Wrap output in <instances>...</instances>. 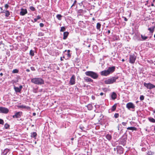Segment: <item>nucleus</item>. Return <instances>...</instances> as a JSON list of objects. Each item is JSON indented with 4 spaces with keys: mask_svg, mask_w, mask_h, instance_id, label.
I'll return each mask as SVG.
<instances>
[{
    "mask_svg": "<svg viewBox=\"0 0 155 155\" xmlns=\"http://www.w3.org/2000/svg\"><path fill=\"white\" fill-rule=\"evenodd\" d=\"M115 67L114 66L109 67L107 70L102 71L101 73V75L107 76L113 72L115 71Z\"/></svg>",
    "mask_w": 155,
    "mask_h": 155,
    "instance_id": "f257e3e1",
    "label": "nucleus"
},
{
    "mask_svg": "<svg viewBox=\"0 0 155 155\" xmlns=\"http://www.w3.org/2000/svg\"><path fill=\"white\" fill-rule=\"evenodd\" d=\"M31 82L35 84L41 85L44 84V81L41 78H35L31 79Z\"/></svg>",
    "mask_w": 155,
    "mask_h": 155,
    "instance_id": "f03ea898",
    "label": "nucleus"
},
{
    "mask_svg": "<svg viewBox=\"0 0 155 155\" xmlns=\"http://www.w3.org/2000/svg\"><path fill=\"white\" fill-rule=\"evenodd\" d=\"M85 74L86 75L90 76L94 79H97L98 77V75L97 73L92 71H86Z\"/></svg>",
    "mask_w": 155,
    "mask_h": 155,
    "instance_id": "7ed1b4c3",
    "label": "nucleus"
},
{
    "mask_svg": "<svg viewBox=\"0 0 155 155\" xmlns=\"http://www.w3.org/2000/svg\"><path fill=\"white\" fill-rule=\"evenodd\" d=\"M118 78V77H112L111 78H109L105 81L104 82L106 84H110L113 83L115 82L117 79Z\"/></svg>",
    "mask_w": 155,
    "mask_h": 155,
    "instance_id": "20e7f679",
    "label": "nucleus"
},
{
    "mask_svg": "<svg viewBox=\"0 0 155 155\" xmlns=\"http://www.w3.org/2000/svg\"><path fill=\"white\" fill-rule=\"evenodd\" d=\"M136 59V56L134 54L130 55L129 62L131 64H134Z\"/></svg>",
    "mask_w": 155,
    "mask_h": 155,
    "instance_id": "39448f33",
    "label": "nucleus"
},
{
    "mask_svg": "<svg viewBox=\"0 0 155 155\" xmlns=\"http://www.w3.org/2000/svg\"><path fill=\"white\" fill-rule=\"evenodd\" d=\"M144 86L146 87L147 89H151L154 88H155V85L150 83H146L144 82L143 84Z\"/></svg>",
    "mask_w": 155,
    "mask_h": 155,
    "instance_id": "423d86ee",
    "label": "nucleus"
},
{
    "mask_svg": "<svg viewBox=\"0 0 155 155\" xmlns=\"http://www.w3.org/2000/svg\"><path fill=\"white\" fill-rule=\"evenodd\" d=\"M75 76L74 75H72L70 78L69 84L70 85H73L75 83Z\"/></svg>",
    "mask_w": 155,
    "mask_h": 155,
    "instance_id": "0eeeda50",
    "label": "nucleus"
},
{
    "mask_svg": "<svg viewBox=\"0 0 155 155\" xmlns=\"http://www.w3.org/2000/svg\"><path fill=\"white\" fill-rule=\"evenodd\" d=\"M9 112V110L7 108L0 107V113L7 114Z\"/></svg>",
    "mask_w": 155,
    "mask_h": 155,
    "instance_id": "6e6552de",
    "label": "nucleus"
},
{
    "mask_svg": "<svg viewBox=\"0 0 155 155\" xmlns=\"http://www.w3.org/2000/svg\"><path fill=\"white\" fill-rule=\"evenodd\" d=\"M22 113L21 112H18L16 113L15 114L12 116L14 118H20L22 115Z\"/></svg>",
    "mask_w": 155,
    "mask_h": 155,
    "instance_id": "1a4fd4ad",
    "label": "nucleus"
},
{
    "mask_svg": "<svg viewBox=\"0 0 155 155\" xmlns=\"http://www.w3.org/2000/svg\"><path fill=\"white\" fill-rule=\"evenodd\" d=\"M126 107L128 109L130 108L134 109L135 106L132 103L129 102L127 104Z\"/></svg>",
    "mask_w": 155,
    "mask_h": 155,
    "instance_id": "9d476101",
    "label": "nucleus"
},
{
    "mask_svg": "<svg viewBox=\"0 0 155 155\" xmlns=\"http://www.w3.org/2000/svg\"><path fill=\"white\" fill-rule=\"evenodd\" d=\"M27 13V11L26 9H24L21 8V11L20 13V15H21L23 16L25 15Z\"/></svg>",
    "mask_w": 155,
    "mask_h": 155,
    "instance_id": "9b49d317",
    "label": "nucleus"
},
{
    "mask_svg": "<svg viewBox=\"0 0 155 155\" xmlns=\"http://www.w3.org/2000/svg\"><path fill=\"white\" fill-rule=\"evenodd\" d=\"M22 88V86L21 85H20V86L19 87H14V89L16 92L20 93Z\"/></svg>",
    "mask_w": 155,
    "mask_h": 155,
    "instance_id": "f8f14e48",
    "label": "nucleus"
},
{
    "mask_svg": "<svg viewBox=\"0 0 155 155\" xmlns=\"http://www.w3.org/2000/svg\"><path fill=\"white\" fill-rule=\"evenodd\" d=\"M18 107L19 108L26 109L27 110L30 109V107H29L24 105H19L18 106Z\"/></svg>",
    "mask_w": 155,
    "mask_h": 155,
    "instance_id": "ddd939ff",
    "label": "nucleus"
},
{
    "mask_svg": "<svg viewBox=\"0 0 155 155\" xmlns=\"http://www.w3.org/2000/svg\"><path fill=\"white\" fill-rule=\"evenodd\" d=\"M117 151L120 154L122 153H123V149L121 147H119L117 148Z\"/></svg>",
    "mask_w": 155,
    "mask_h": 155,
    "instance_id": "4468645a",
    "label": "nucleus"
},
{
    "mask_svg": "<svg viewBox=\"0 0 155 155\" xmlns=\"http://www.w3.org/2000/svg\"><path fill=\"white\" fill-rule=\"evenodd\" d=\"M9 151V150L8 149H5L2 152V155H6L8 152Z\"/></svg>",
    "mask_w": 155,
    "mask_h": 155,
    "instance_id": "2eb2a0df",
    "label": "nucleus"
},
{
    "mask_svg": "<svg viewBox=\"0 0 155 155\" xmlns=\"http://www.w3.org/2000/svg\"><path fill=\"white\" fill-rule=\"evenodd\" d=\"M69 33L68 32H65L64 33L63 39L65 40L67 38Z\"/></svg>",
    "mask_w": 155,
    "mask_h": 155,
    "instance_id": "dca6fc26",
    "label": "nucleus"
},
{
    "mask_svg": "<svg viewBox=\"0 0 155 155\" xmlns=\"http://www.w3.org/2000/svg\"><path fill=\"white\" fill-rule=\"evenodd\" d=\"M111 97L113 100L115 99L117 97V94L114 92H113L111 94Z\"/></svg>",
    "mask_w": 155,
    "mask_h": 155,
    "instance_id": "f3484780",
    "label": "nucleus"
},
{
    "mask_svg": "<svg viewBox=\"0 0 155 155\" xmlns=\"http://www.w3.org/2000/svg\"><path fill=\"white\" fill-rule=\"evenodd\" d=\"M84 79L87 82H93V80L90 78L88 77H85Z\"/></svg>",
    "mask_w": 155,
    "mask_h": 155,
    "instance_id": "a211bd4d",
    "label": "nucleus"
},
{
    "mask_svg": "<svg viewBox=\"0 0 155 155\" xmlns=\"http://www.w3.org/2000/svg\"><path fill=\"white\" fill-rule=\"evenodd\" d=\"M70 50H68L67 51L66 50H65L64 51V52H66V55H67V57L68 58H70L71 57V55L70 54Z\"/></svg>",
    "mask_w": 155,
    "mask_h": 155,
    "instance_id": "6ab92c4d",
    "label": "nucleus"
},
{
    "mask_svg": "<svg viewBox=\"0 0 155 155\" xmlns=\"http://www.w3.org/2000/svg\"><path fill=\"white\" fill-rule=\"evenodd\" d=\"M37 135V133L35 132H33L31 133V137H33L36 139Z\"/></svg>",
    "mask_w": 155,
    "mask_h": 155,
    "instance_id": "aec40b11",
    "label": "nucleus"
},
{
    "mask_svg": "<svg viewBox=\"0 0 155 155\" xmlns=\"http://www.w3.org/2000/svg\"><path fill=\"white\" fill-rule=\"evenodd\" d=\"M127 130H136L137 129L134 127H130L127 128Z\"/></svg>",
    "mask_w": 155,
    "mask_h": 155,
    "instance_id": "412c9836",
    "label": "nucleus"
},
{
    "mask_svg": "<svg viewBox=\"0 0 155 155\" xmlns=\"http://www.w3.org/2000/svg\"><path fill=\"white\" fill-rule=\"evenodd\" d=\"M86 106L87 107L88 109L89 110H91L93 108V106L91 104H89Z\"/></svg>",
    "mask_w": 155,
    "mask_h": 155,
    "instance_id": "4be33fe9",
    "label": "nucleus"
},
{
    "mask_svg": "<svg viewBox=\"0 0 155 155\" xmlns=\"http://www.w3.org/2000/svg\"><path fill=\"white\" fill-rule=\"evenodd\" d=\"M41 18V17L39 15H38L37 16V17L36 18H35L34 19V21L32 20L31 21L33 22H36L39 19Z\"/></svg>",
    "mask_w": 155,
    "mask_h": 155,
    "instance_id": "5701e85b",
    "label": "nucleus"
},
{
    "mask_svg": "<svg viewBox=\"0 0 155 155\" xmlns=\"http://www.w3.org/2000/svg\"><path fill=\"white\" fill-rule=\"evenodd\" d=\"M148 119L149 121L152 123H155V119L151 117H149L148 118Z\"/></svg>",
    "mask_w": 155,
    "mask_h": 155,
    "instance_id": "b1692460",
    "label": "nucleus"
},
{
    "mask_svg": "<svg viewBox=\"0 0 155 155\" xmlns=\"http://www.w3.org/2000/svg\"><path fill=\"white\" fill-rule=\"evenodd\" d=\"M141 37L142 40H145L147 39H148V37L146 36H145L143 35H141Z\"/></svg>",
    "mask_w": 155,
    "mask_h": 155,
    "instance_id": "393cba45",
    "label": "nucleus"
},
{
    "mask_svg": "<svg viewBox=\"0 0 155 155\" xmlns=\"http://www.w3.org/2000/svg\"><path fill=\"white\" fill-rule=\"evenodd\" d=\"M106 138L108 140H110L111 139L112 137L111 136L110 134H107L106 135Z\"/></svg>",
    "mask_w": 155,
    "mask_h": 155,
    "instance_id": "a878e982",
    "label": "nucleus"
},
{
    "mask_svg": "<svg viewBox=\"0 0 155 155\" xmlns=\"http://www.w3.org/2000/svg\"><path fill=\"white\" fill-rule=\"evenodd\" d=\"M154 27H152L151 28H149L148 30L150 31L151 33H153L154 31Z\"/></svg>",
    "mask_w": 155,
    "mask_h": 155,
    "instance_id": "bb28decb",
    "label": "nucleus"
},
{
    "mask_svg": "<svg viewBox=\"0 0 155 155\" xmlns=\"http://www.w3.org/2000/svg\"><path fill=\"white\" fill-rule=\"evenodd\" d=\"M117 107V104H115L112 107L111 110L112 111H114L116 109Z\"/></svg>",
    "mask_w": 155,
    "mask_h": 155,
    "instance_id": "cd10ccee",
    "label": "nucleus"
},
{
    "mask_svg": "<svg viewBox=\"0 0 155 155\" xmlns=\"http://www.w3.org/2000/svg\"><path fill=\"white\" fill-rule=\"evenodd\" d=\"M101 25L99 23H97V24L96 27L97 29L100 30Z\"/></svg>",
    "mask_w": 155,
    "mask_h": 155,
    "instance_id": "c85d7f7f",
    "label": "nucleus"
},
{
    "mask_svg": "<svg viewBox=\"0 0 155 155\" xmlns=\"http://www.w3.org/2000/svg\"><path fill=\"white\" fill-rule=\"evenodd\" d=\"M62 16L60 14H58L56 15L57 18L59 20H61Z\"/></svg>",
    "mask_w": 155,
    "mask_h": 155,
    "instance_id": "c756f323",
    "label": "nucleus"
},
{
    "mask_svg": "<svg viewBox=\"0 0 155 155\" xmlns=\"http://www.w3.org/2000/svg\"><path fill=\"white\" fill-rule=\"evenodd\" d=\"M5 13V16L6 17H9V15H10V12L8 10L6 11V12Z\"/></svg>",
    "mask_w": 155,
    "mask_h": 155,
    "instance_id": "7c9ffc66",
    "label": "nucleus"
},
{
    "mask_svg": "<svg viewBox=\"0 0 155 155\" xmlns=\"http://www.w3.org/2000/svg\"><path fill=\"white\" fill-rule=\"evenodd\" d=\"M30 54L31 56H33L34 55V51L32 50H31L30 51Z\"/></svg>",
    "mask_w": 155,
    "mask_h": 155,
    "instance_id": "2f4dec72",
    "label": "nucleus"
},
{
    "mask_svg": "<svg viewBox=\"0 0 155 155\" xmlns=\"http://www.w3.org/2000/svg\"><path fill=\"white\" fill-rule=\"evenodd\" d=\"M18 72V70L17 69L13 70L12 71L13 73H17Z\"/></svg>",
    "mask_w": 155,
    "mask_h": 155,
    "instance_id": "473e14b6",
    "label": "nucleus"
},
{
    "mask_svg": "<svg viewBox=\"0 0 155 155\" xmlns=\"http://www.w3.org/2000/svg\"><path fill=\"white\" fill-rule=\"evenodd\" d=\"M4 127L6 129H7L9 127V125L7 124L6 123L5 124Z\"/></svg>",
    "mask_w": 155,
    "mask_h": 155,
    "instance_id": "72a5a7b5",
    "label": "nucleus"
},
{
    "mask_svg": "<svg viewBox=\"0 0 155 155\" xmlns=\"http://www.w3.org/2000/svg\"><path fill=\"white\" fill-rule=\"evenodd\" d=\"M29 8L32 11H34L35 10V8L33 6H30Z\"/></svg>",
    "mask_w": 155,
    "mask_h": 155,
    "instance_id": "f704fd0d",
    "label": "nucleus"
},
{
    "mask_svg": "<svg viewBox=\"0 0 155 155\" xmlns=\"http://www.w3.org/2000/svg\"><path fill=\"white\" fill-rule=\"evenodd\" d=\"M65 28L64 27H62L61 28V30H60V31H65Z\"/></svg>",
    "mask_w": 155,
    "mask_h": 155,
    "instance_id": "c9c22d12",
    "label": "nucleus"
},
{
    "mask_svg": "<svg viewBox=\"0 0 155 155\" xmlns=\"http://www.w3.org/2000/svg\"><path fill=\"white\" fill-rule=\"evenodd\" d=\"M119 117V114L118 113H115L114 115V117L115 118H118Z\"/></svg>",
    "mask_w": 155,
    "mask_h": 155,
    "instance_id": "e433bc0d",
    "label": "nucleus"
},
{
    "mask_svg": "<svg viewBox=\"0 0 155 155\" xmlns=\"http://www.w3.org/2000/svg\"><path fill=\"white\" fill-rule=\"evenodd\" d=\"M4 120L2 119H0V124L3 125L4 124Z\"/></svg>",
    "mask_w": 155,
    "mask_h": 155,
    "instance_id": "4c0bfd02",
    "label": "nucleus"
},
{
    "mask_svg": "<svg viewBox=\"0 0 155 155\" xmlns=\"http://www.w3.org/2000/svg\"><path fill=\"white\" fill-rule=\"evenodd\" d=\"M140 100L141 101H143L144 99V96L143 95H141L140 97Z\"/></svg>",
    "mask_w": 155,
    "mask_h": 155,
    "instance_id": "58836bf2",
    "label": "nucleus"
},
{
    "mask_svg": "<svg viewBox=\"0 0 155 155\" xmlns=\"http://www.w3.org/2000/svg\"><path fill=\"white\" fill-rule=\"evenodd\" d=\"M147 153L148 155H151L153 154V153L151 151H148Z\"/></svg>",
    "mask_w": 155,
    "mask_h": 155,
    "instance_id": "ea45409f",
    "label": "nucleus"
},
{
    "mask_svg": "<svg viewBox=\"0 0 155 155\" xmlns=\"http://www.w3.org/2000/svg\"><path fill=\"white\" fill-rule=\"evenodd\" d=\"M9 7V5L7 4H6L5 5V8L7 9Z\"/></svg>",
    "mask_w": 155,
    "mask_h": 155,
    "instance_id": "a19ab883",
    "label": "nucleus"
},
{
    "mask_svg": "<svg viewBox=\"0 0 155 155\" xmlns=\"http://www.w3.org/2000/svg\"><path fill=\"white\" fill-rule=\"evenodd\" d=\"M39 25L40 27H43L44 26V24L43 23H40Z\"/></svg>",
    "mask_w": 155,
    "mask_h": 155,
    "instance_id": "79ce46f5",
    "label": "nucleus"
},
{
    "mask_svg": "<svg viewBox=\"0 0 155 155\" xmlns=\"http://www.w3.org/2000/svg\"><path fill=\"white\" fill-rule=\"evenodd\" d=\"M127 123V122H123L122 123V124L124 126H125L126 125Z\"/></svg>",
    "mask_w": 155,
    "mask_h": 155,
    "instance_id": "37998d69",
    "label": "nucleus"
},
{
    "mask_svg": "<svg viewBox=\"0 0 155 155\" xmlns=\"http://www.w3.org/2000/svg\"><path fill=\"white\" fill-rule=\"evenodd\" d=\"M76 2H77L75 0V1H74V3H73V5H72L71 6V7H73V6H74V5L76 4Z\"/></svg>",
    "mask_w": 155,
    "mask_h": 155,
    "instance_id": "c03bdc74",
    "label": "nucleus"
},
{
    "mask_svg": "<svg viewBox=\"0 0 155 155\" xmlns=\"http://www.w3.org/2000/svg\"><path fill=\"white\" fill-rule=\"evenodd\" d=\"M30 68H31V70H32V71H35V68L33 67H31Z\"/></svg>",
    "mask_w": 155,
    "mask_h": 155,
    "instance_id": "a18cd8bd",
    "label": "nucleus"
},
{
    "mask_svg": "<svg viewBox=\"0 0 155 155\" xmlns=\"http://www.w3.org/2000/svg\"><path fill=\"white\" fill-rule=\"evenodd\" d=\"M124 19V20L125 21H127V19L125 17H123Z\"/></svg>",
    "mask_w": 155,
    "mask_h": 155,
    "instance_id": "49530a36",
    "label": "nucleus"
},
{
    "mask_svg": "<svg viewBox=\"0 0 155 155\" xmlns=\"http://www.w3.org/2000/svg\"><path fill=\"white\" fill-rule=\"evenodd\" d=\"M33 92L35 93H37V89H35L34 90Z\"/></svg>",
    "mask_w": 155,
    "mask_h": 155,
    "instance_id": "de8ad7c7",
    "label": "nucleus"
},
{
    "mask_svg": "<svg viewBox=\"0 0 155 155\" xmlns=\"http://www.w3.org/2000/svg\"><path fill=\"white\" fill-rule=\"evenodd\" d=\"M6 11L7 10H3L2 12V13H5L6 12Z\"/></svg>",
    "mask_w": 155,
    "mask_h": 155,
    "instance_id": "09e8293b",
    "label": "nucleus"
},
{
    "mask_svg": "<svg viewBox=\"0 0 155 155\" xmlns=\"http://www.w3.org/2000/svg\"><path fill=\"white\" fill-rule=\"evenodd\" d=\"M104 94L103 92H101L100 94V95L101 96H102V95H103Z\"/></svg>",
    "mask_w": 155,
    "mask_h": 155,
    "instance_id": "8fccbe9b",
    "label": "nucleus"
},
{
    "mask_svg": "<svg viewBox=\"0 0 155 155\" xmlns=\"http://www.w3.org/2000/svg\"><path fill=\"white\" fill-rule=\"evenodd\" d=\"M107 34L108 35H109L110 33V30H108L107 32Z\"/></svg>",
    "mask_w": 155,
    "mask_h": 155,
    "instance_id": "3c124183",
    "label": "nucleus"
},
{
    "mask_svg": "<svg viewBox=\"0 0 155 155\" xmlns=\"http://www.w3.org/2000/svg\"><path fill=\"white\" fill-rule=\"evenodd\" d=\"M26 71L28 72H29L30 71L29 69H27L26 70Z\"/></svg>",
    "mask_w": 155,
    "mask_h": 155,
    "instance_id": "603ef678",
    "label": "nucleus"
},
{
    "mask_svg": "<svg viewBox=\"0 0 155 155\" xmlns=\"http://www.w3.org/2000/svg\"><path fill=\"white\" fill-rule=\"evenodd\" d=\"M82 10H81V9H80V10H79V12H82Z\"/></svg>",
    "mask_w": 155,
    "mask_h": 155,
    "instance_id": "864d4df0",
    "label": "nucleus"
},
{
    "mask_svg": "<svg viewBox=\"0 0 155 155\" xmlns=\"http://www.w3.org/2000/svg\"><path fill=\"white\" fill-rule=\"evenodd\" d=\"M151 6H154V4L153 3H152L151 4Z\"/></svg>",
    "mask_w": 155,
    "mask_h": 155,
    "instance_id": "5fc2aeb1",
    "label": "nucleus"
},
{
    "mask_svg": "<svg viewBox=\"0 0 155 155\" xmlns=\"http://www.w3.org/2000/svg\"><path fill=\"white\" fill-rule=\"evenodd\" d=\"M3 75V73H0V75L1 76H2V75Z\"/></svg>",
    "mask_w": 155,
    "mask_h": 155,
    "instance_id": "6e6d98bb",
    "label": "nucleus"
},
{
    "mask_svg": "<svg viewBox=\"0 0 155 155\" xmlns=\"http://www.w3.org/2000/svg\"><path fill=\"white\" fill-rule=\"evenodd\" d=\"M92 98L93 99H94V97L92 96Z\"/></svg>",
    "mask_w": 155,
    "mask_h": 155,
    "instance_id": "4d7b16f0",
    "label": "nucleus"
},
{
    "mask_svg": "<svg viewBox=\"0 0 155 155\" xmlns=\"http://www.w3.org/2000/svg\"><path fill=\"white\" fill-rule=\"evenodd\" d=\"M122 61L123 62L124 61H125L124 60V59H122Z\"/></svg>",
    "mask_w": 155,
    "mask_h": 155,
    "instance_id": "13d9d810",
    "label": "nucleus"
},
{
    "mask_svg": "<svg viewBox=\"0 0 155 155\" xmlns=\"http://www.w3.org/2000/svg\"><path fill=\"white\" fill-rule=\"evenodd\" d=\"M33 114L34 115H36V113H33Z\"/></svg>",
    "mask_w": 155,
    "mask_h": 155,
    "instance_id": "bf43d9fd",
    "label": "nucleus"
},
{
    "mask_svg": "<svg viewBox=\"0 0 155 155\" xmlns=\"http://www.w3.org/2000/svg\"><path fill=\"white\" fill-rule=\"evenodd\" d=\"M71 140H74V138H71Z\"/></svg>",
    "mask_w": 155,
    "mask_h": 155,
    "instance_id": "052dcab7",
    "label": "nucleus"
},
{
    "mask_svg": "<svg viewBox=\"0 0 155 155\" xmlns=\"http://www.w3.org/2000/svg\"><path fill=\"white\" fill-rule=\"evenodd\" d=\"M154 130L155 131V125L154 126Z\"/></svg>",
    "mask_w": 155,
    "mask_h": 155,
    "instance_id": "680f3d73",
    "label": "nucleus"
},
{
    "mask_svg": "<svg viewBox=\"0 0 155 155\" xmlns=\"http://www.w3.org/2000/svg\"><path fill=\"white\" fill-rule=\"evenodd\" d=\"M153 112L154 113H155V110H153Z\"/></svg>",
    "mask_w": 155,
    "mask_h": 155,
    "instance_id": "e2e57ef3",
    "label": "nucleus"
},
{
    "mask_svg": "<svg viewBox=\"0 0 155 155\" xmlns=\"http://www.w3.org/2000/svg\"><path fill=\"white\" fill-rule=\"evenodd\" d=\"M155 1V0H153V2H154Z\"/></svg>",
    "mask_w": 155,
    "mask_h": 155,
    "instance_id": "0e129e2a",
    "label": "nucleus"
},
{
    "mask_svg": "<svg viewBox=\"0 0 155 155\" xmlns=\"http://www.w3.org/2000/svg\"><path fill=\"white\" fill-rule=\"evenodd\" d=\"M0 9H1V10H2V7H1V8H0Z\"/></svg>",
    "mask_w": 155,
    "mask_h": 155,
    "instance_id": "69168bd1",
    "label": "nucleus"
},
{
    "mask_svg": "<svg viewBox=\"0 0 155 155\" xmlns=\"http://www.w3.org/2000/svg\"><path fill=\"white\" fill-rule=\"evenodd\" d=\"M61 61H62V58H61Z\"/></svg>",
    "mask_w": 155,
    "mask_h": 155,
    "instance_id": "338daca9",
    "label": "nucleus"
},
{
    "mask_svg": "<svg viewBox=\"0 0 155 155\" xmlns=\"http://www.w3.org/2000/svg\"><path fill=\"white\" fill-rule=\"evenodd\" d=\"M153 76H155V73H154V74L153 75Z\"/></svg>",
    "mask_w": 155,
    "mask_h": 155,
    "instance_id": "774afa93",
    "label": "nucleus"
}]
</instances>
